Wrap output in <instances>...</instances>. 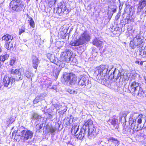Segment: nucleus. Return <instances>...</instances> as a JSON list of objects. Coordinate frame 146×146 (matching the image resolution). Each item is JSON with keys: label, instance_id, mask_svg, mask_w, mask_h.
I'll list each match as a JSON object with an SVG mask.
<instances>
[{"label": "nucleus", "instance_id": "f257e3e1", "mask_svg": "<svg viewBox=\"0 0 146 146\" xmlns=\"http://www.w3.org/2000/svg\"><path fill=\"white\" fill-rule=\"evenodd\" d=\"M78 130L79 126L75 124L72 128L71 133L72 134L74 135L77 138L80 140L85 137L90 139H94L99 131V129L94 127L91 119H88L85 123L78 133Z\"/></svg>", "mask_w": 146, "mask_h": 146}, {"label": "nucleus", "instance_id": "f03ea898", "mask_svg": "<svg viewBox=\"0 0 146 146\" xmlns=\"http://www.w3.org/2000/svg\"><path fill=\"white\" fill-rule=\"evenodd\" d=\"M108 65H102L98 67L95 71L94 76L99 83L105 85L106 82H107V78L108 73L111 71L109 70L108 72Z\"/></svg>", "mask_w": 146, "mask_h": 146}, {"label": "nucleus", "instance_id": "7ed1b4c3", "mask_svg": "<svg viewBox=\"0 0 146 146\" xmlns=\"http://www.w3.org/2000/svg\"><path fill=\"white\" fill-rule=\"evenodd\" d=\"M130 76L129 74L127 73L126 72H124L123 69L120 68L118 70L115 68V70L109 76L110 79L115 78L117 80L120 78V79L122 78L124 81L128 80Z\"/></svg>", "mask_w": 146, "mask_h": 146}, {"label": "nucleus", "instance_id": "20e7f679", "mask_svg": "<svg viewBox=\"0 0 146 146\" xmlns=\"http://www.w3.org/2000/svg\"><path fill=\"white\" fill-rule=\"evenodd\" d=\"M130 92L134 96H136L138 98L144 96V92L141 86L140 83L134 81L131 83Z\"/></svg>", "mask_w": 146, "mask_h": 146}, {"label": "nucleus", "instance_id": "39448f33", "mask_svg": "<svg viewBox=\"0 0 146 146\" xmlns=\"http://www.w3.org/2000/svg\"><path fill=\"white\" fill-rule=\"evenodd\" d=\"M77 80L76 76L72 73L65 72L63 75V82L66 85L70 86L74 85L76 83Z\"/></svg>", "mask_w": 146, "mask_h": 146}, {"label": "nucleus", "instance_id": "423d86ee", "mask_svg": "<svg viewBox=\"0 0 146 146\" xmlns=\"http://www.w3.org/2000/svg\"><path fill=\"white\" fill-rule=\"evenodd\" d=\"M90 36L88 33L84 32L79 36V39L74 42H71L70 44L72 46H77L82 45L89 41Z\"/></svg>", "mask_w": 146, "mask_h": 146}, {"label": "nucleus", "instance_id": "0eeeda50", "mask_svg": "<svg viewBox=\"0 0 146 146\" xmlns=\"http://www.w3.org/2000/svg\"><path fill=\"white\" fill-rule=\"evenodd\" d=\"M9 6L10 8L14 11H19L24 8V3L20 0H13L11 2Z\"/></svg>", "mask_w": 146, "mask_h": 146}, {"label": "nucleus", "instance_id": "6e6552de", "mask_svg": "<svg viewBox=\"0 0 146 146\" xmlns=\"http://www.w3.org/2000/svg\"><path fill=\"white\" fill-rule=\"evenodd\" d=\"M21 132V138L24 141L31 139L33 137V133L30 130H28L24 127H22L17 131V133Z\"/></svg>", "mask_w": 146, "mask_h": 146}, {"label": "nucleus", "instance_id": "1a4fd4ad", "mask_svg": "<svg viewBox=\"0 0 146 146\" xmlns=\"http://www.w3.org/2000/svg\"><path fill=\"white\" fill-rule=\"evenodd\" d=\"M143 115V114H139L135 119L134 118L132 123L131 125V128L133 131H138L142 129L144 126L142 127L141 126L139 127L138 124H141L142 122V118Z\"/></svg>", "mask_w": 146, "mask_h": 146}, {"label": "nucleus", "instance_id": "9d476101", "mask_svg": "<svg viewBox=\"0 0 146 146\" xmlns=\"http://www.w3.org/2000/svg\"><path fill=\"white\" fill-rule=\"evenodd\" d=\"M143 41V38L139 35L135 37L133 40L130 41V46L132 49H134L137 46L140 47Z\"/></svg>", "mask_w": 146, "mask_h": 146}, {"label": "nucleus", "instance_id": "9b49d317", "mask_svg": "<svg viewBox=\"0 0 146 146\" xmlns=\"http://www.w3.org/2000/svg\"><path fill=\"white\" fill-rule=\"evenodd\" d=\"M15 81V78L13 77L10 78L8 76L5 75L3 79V83L4 86L10 88Z\"/></svg>", "mask_w": 146, "mask_h": 146}, {"label": "nucleus", "instance_id": "f8f14e48", "mask_svg": "<svg viewBox=\"0 0 146 146\" xmlns=\"http://www.w3.org/2000/svg\"><path fill=\"white\" fill-rule=\"evenodd\" d=\"M72 56L70 52L67 51L62 53L60 56V59L63 61L68 62L70 60Z\"/></svg>", "mask_w": 146, "mask_h": 146}, {"label": "nucleus", "instance_id": "ddd939ff", "mask_svg": "<svg viewBox=\"0 0 146 146\" xmlns=\"http://www.w3.org/2000/svg\"><path fill=\"white\" fill-rule=\"evenodd\" d=\"M88 80L86 76L81 77L78 82V85L84 88H86L88 84Z\"/></svg>", "mask_w": 146, "mask_h": 146}, {"label": "nucleus", "instance_id": "4468645a", "mask_svg": "<svg viewBox=\"0 0 146 146\" xmlns=\"http://www.w3.org/2000/svg\"><path fill=\"white\" fill-rule=\"evenodd\" d=\"M32 62L33 68L36 69L38 66V64L40 63V61L38 58L34 56H32Z\"/></svg>", "mask_w": 146, "mask_h": 146}, {"label": "nucleus", "instance_id": "2eb2a0df", "mask_svg": "<svg viewBox=\"0 0 146 146\" xmlns=\"http://www.w3.org/2000/svg\"><path fill=\"white\" fill-rule=\"evenodd\" d=\"M93 44L101 48L103 47L102 42L98 38H96L93 40Z\"/></svg>", "mask_w": 146, "mask_h": 146}, {"label": "nucleus", "instance_id": "dca6fc26", "mask_svg": "<svg viewBox=\"0 0 146 146\" xmlns=\"http://www.w3.org/2000/svg\"><path fill=\"white\" fill-rule=\"evenodd\" d=\"M117 121L118 120L117 119L114 117L112 119H110L108 122L110 123L111 125H113V127H115V128H117Z\"/></svg>", "mask_w": 146, "mask_h": 146}, {"label": "nucleus", "instance_id": "f3484780", "mask_svg": "<svg viewBox=\"0 0 146 146\" xmlns=\"http://www.w3.org/2000/svg\"><path fill=\"white\" fill-rule=\"evenodd\" d=\"M5 47L7 50H12L13 49V44L10 42H6L5 44Z\"/></svg>", "mask_w": 146, "mask_h": 146}, {"label": "nucleus", "instance_id": "a211bd4d", "mask_svg": "<svg viewBox=\"0 0 146 146\" xmlns=\"http://www.w3.org/2000/svg\"><path fill=\"white\" fill-rule=\"evenodd\" d=\"M13 38V37L8 34L4 35L2 38V40H5L6 41L9 40H12Z\"/></svg>", "mask_w": 146, "mask_h": 146}, {"label": "nucleus", "instance_id": "6ab92c4d", "mask_svg": "<svg viewBox=\"0 0 146 146\" xmlns=\"http://www.w3.org/2000/svg\"><path fill=\"white\" fill-rule=\"evenodd\" d=\"M9 57V55L7 54H6L0 56V68L1 66V61L3 62L5 60H7Z\"/></svg>", "mask_w": 146, "mask_h": 146}, {"label": "nucleus", "instance_id": "aec40b11", "mask_svg": "<svg viewBox=\"0 0 146 146\" xmlns=\"http://www.w3.org/2000/svg\"><path fill=\"white\" fill-rule=\"evenodd\" d=\"M139 54L143 57L146 58V48L142 47L139 50Z\"/></svg>", "mask_w": 146, "mask_h": 146}, {"label": "nucleus", "instance_id": "412c9836", "mask_svg": "<svg viewBox=\"0 0 146 146\" xmlns=\"http://www.w3.org/2000/svg\"><path fill=\"white\" fill-rule=\"evenodd\" d=\"M10 72L11 74H15L16 75L19 74H21V72L20 71L19 69H12L10 71Z\"/></svg>", "mask_w": 146, "mask_h": 146}, {"label": "nucleus", "instance_id": "4be33fe9", "mask_svg": "<svg viewBox=\"0 0 146 146\" xmlns=\"http://www.w3.org/2000/svg\"><path fill=\"white\" fill-rule=\"evenodd\" d=\"M29 23L31 26L33 28L34 27L35 24L33 18L31 17H29Z\"/></svg>", "mask_w": 146, "mask_h": 146}, {"label": "nucleus", "instance_id": "5701e85b", "mask_svg": "<svg viewBox=\"0 0 146 146\" xmlns=\"http://www.w3.org/2000/svg\"><path fill=\"white\" fill-rule=\"evenodd\" d=\"M109 140L111 141V142L114 143L115 146L118 145L119 144V141L117 139L113 137L110 138L109 139Z\"/></svg>", "mask_w": 146, "mask_h": 146}, {"label": "nucleus", "instance_id": "b1692460", "mask_svg": "<svg viewBox=\"0 0 146 146\" xmlns=\"http://www.w3.org/2000/svg\"><path fill=\"white\" fill-rule=\"evenodd\" d=\"M23 78V75L21 74H19L16 75L15 77V81H19L20 80H21Z\"/></svg>", "mask_w": 146, "mask_h": 146}, {"label": "nucleus", "instance_id": "393cba45", "mask_svg": "<svg viewBox=\"0 0 146 146\" xmlns=\"http://www.w3.org/2000/svg\"><path fill=\"white\" fill-rule=\"evenodd\" d=\"M26 77L28 78H31L33 76L32 73L28 71H27L26 72L25 74ZM31 80H32V79L31 78Z\"/></svg>", "mask_w": 146, "mask_h": 146}, {"label": "nucleus", "instance_id": "a878e982", "mask_svg": "<svg viewBox=\"0 0 146 146\" xmlns=\"http://www.w3.org/2000/svg\"><path fill=\"white\" fill-rule=\"evenodd\" d=\"M140 4L141 9H143L144 7L146 6V0H141Z\"/></svg>", "mask_w": 146, "mask_h": 146}, {"label": "nucleus", "instance_id": "bb28decb", "mask_svg": "<svg viewBox=\"0 0 146 146\" xmlns=\"http://www.w3.org/2000/svg\"><path fill=\"white\" fill-rule=\"evenodd\" d=\"M67 92L70 94H77L76 91L74 90H72L70 89H68L67 90Z\"/></svg>", "mask_w": 146, "mask_h": 146}, {"label": "nucleus", "instance_id": "cd10ccee", "mask_svg": "<svg viewBox=\"0 0 146 146\" xmlns=\"http://www.w3.org/2000/svg\"><path fill=\"white\" fill-rule=\"evenodd\" d=\"M56 58H55V56L53 55L52 56V57L50 58V61L51 62L53 63L54 64H56Z\"/></svg>", "mask_w": 146, "mask_h": 146}, {"label": "nucleus", "instance_id": "c85d7f7f", "mask_svg": "<svg viewBox=\"0 0 146 146\" xmlns=\"http://www.w3.org/2000/svg\"><path fill=\"white\" fill-rule=\"evenodd\" d=\"M61 70V68H58V69H56L55 71V72L54 73V76L55 77H57L59 73H60V71Z\"/></svg>", "mask_w": 146, "mask_h": 146}, {"label": "nucleus", "instance_id": "c756f323", "mask_svg": "<svg viewBox=\"0 0 146 146\" xmlns=\"http://www.w3.org/2000/svg\"><path fill=\"white\" fill-rule=\"evenodd\" d=\"M40 116L38 115L37 113H34L32 115V118L35 119H37L39 118H40Z\"/></svg>", "mask_w": 146, "mask_h": 146}, {"label": "nucleus", "instance_id": "7c9ffc66", "mask_svg": "<svg viewBox=\"0 0 146 146\" xmlns=\"http://www.w3.org/2000/svg\"><path fill=\"white\" fill-rule=\"evenodd\" d=\"M40 100V97L37 96L35 98V99L34 100V104H36L39 102Z\"/></svg>", "mask_w": 146, "mask_h": 146}, {"label": "nucleus", "instance_id": "2f4dec72", "mask_svg": "<svg viewBox=\"0 0 146 146\" xmlns=\"http://www.w3.org/2000/svg\"><path fill=\"white\" fill-rule=\"evenodd\" d=\"M36 129L38 130L41 129L42 128L41 125H36Z\"/></svg>", "mask_w": 146, "mask_h": 146}, {"label": "nucleus", "instance_id": "473e14b6", "mask_svg": "<svg viewBox=\"0 0 146 146\" xmlns=\"http://www.w3.org/2000/svg\"><path fill=\"white\" fill-rule=\"evenodd\" d=\"M15 62V59H11L10 61V65L11 66H13Z\"/></svg>", "mask_w": 146, "mask_h": 146}, {"label": "nucleus", "instance_id": "72a5a7b5", "mask_svg": "<svg viewBox=\"0 0 146 146\" xmlns=\"http://www.w3.org/2000/svg\"><path fill=\"white\" fill-rule=\"evenodd\" d=\"M25 32V29H21L19 31V33L20 35H21V34L23 33H24Z\"/></svg>", "mask_w": 146, "mask_h": 146}, {"label": "nucleus", "instance_id": "f704fd0d", "mask_svg": "<svg viewBox=\"0 0 146 146\" xmlns=\"http://www.w3.org/2000/svg\"><path fill=\"white\" fill-rule=\"evenodd\" d=\"M53 55H52L51 54L48 53L47 54L46 56L47 58L50 60V58H51L52 57V56Z\"/></svg>", "mask_w": 146, "mask_h": 146}, {"label": "nucleus", "instance_id": "c9c22d12", "mask_svg": "<svg viewBox=\"0 0 146 146\" xmlns=\"http://www.w3.org/2000/svg\"><path fill=\"white\" fill-rule=\"evenodd\" d=\"M55 131V129L52 127L50 128L49 129L50 132L52 133L54 132Z\"/></svg>", "mask_w": 146, "mask_h": 146}, {"label": "nucleus", "instance_id": "e433bc0d", "mask_svg": "<svg viewBox=\"0 0 146 146\" xmlns=\"http://www.w3.org/2000/svg\"><path fill=\"white\" fill-rule=\"evenodd\" d=\"M60 10L62 12H63V13H64V9H61V8H59V9H58V11Z\"/></svg>", "mask_w": 146, "mask_h": 146}, {"label": "nucleus", "instance_id": "4c0bfd02", "mask_svg": "<svg viewBox=\"0 0 146 146\" xmlns=\"http://www.w3.org/2000/svg\"><path fill=\"white\" fill-rule=\"evenodd\" d=\"M135 63L136 64H139V61H136L135 62Z\"/></svg>", "mask_w": 146, "mask_h": 146}, {"label": "nucleus", "instance_id": "58836bf2", "mask_svg": "<svg viewBox=\"0 0 146 146\" xmlns=\"http://www.w3.org/2000/svg\"><path fill=\"white\" fill-rule=\"evenodd\" d=\"M56 87L55 86V87H52L51 88V89H54V90H55L56 89Z\"/></svg>", "mask_w": 146, "mask_h": 146}, {"label": "nucleus", "instance_id": "ea45409f", "mask_svg": "<svg viewBox=\"0 0 146 146\" xmlns=\"http://www.w3.org/2000/svg\"><path fill=\"white\" fill-rule=\"evenodd\" d=\"M140 64L141 66L143 64V62L142 61H141L140 63Z\"/></svg>", "mask_w": 146, "mask_h": 146}, {"label": "nucleus", "instance_id": "a19ab883", "mask_svg": "<svg viewBox=\"0 0 146 146\" xmlns=\"http://www.w3.org/2000/svg\"><path fill=\"white\" fill-rule=\"evenodd\" d=\"M119 16H119V17H118V15H117V16H116V17H115V19H116L117 17V19L118 18H119Z\"/></svg>", "mask_w": 146, "mask_h": 146}, {"label": "nucleus", "instance_id": "79ce46f5", "mask_svg": "<svg viewBox=\"0 0 146 146\" xmlns=\"http://www.w3.org/2000/svg\"><path fill=\"white\" fill-rule=\"evenodd\" d=\"M145 122H146V117L145 116Z\"/></svg>", "mask_w": 146, "mask_h": 146}, {"label": "nucleus", "instance_id": "37998d69", "mask_svg": "<svg viewBox=\"0 0 146 146\" xmlns=\"http://www.w3.org/2000/svg\"><path fill=\"white\" fill-rule=\"evenodd\" d=\"M1 51V48L0 47V52Z\"/></svg>", "mask_w": 146, "mask_h": 146}, {"label": "nucleus", "instance_id": "c03bdc74", "mask_svg": "<svg viewBox=\"0 0 146 146\" xmlns=\"http://www.w3.org/2000/svg\"><path fill=\"white\" fill-rule=\"evenodd\" d=\"M56 109H58H58H59V107H58V108L57 107H56Z\"/></svg>", "mask_w": 146, "mask_h": 146}, {"label": "nucleus", "instance_id": "a18cd8bd", "mask_svg": "<svg viewBox=\"0 0 146 146\" xmlns=\"http://www.w3.org/2000/svg\"><path fill=\"white\" fill-rule=\"evenodd\" d=\"M145 82L146 83V79H145Z\"/></svg>", "mask_w": 146, "mask_h": 146}, {"label": "nucleus", "instance_id": "49530a36", "mask_svg": "<svg viewBox=\"0 0 146 146\" xmlns=\"http://www.w3.org/2000/svg\"><path fill=\"white\" fill-rule=\"evenodd\" d=\"M57 106H58V105H56V107Z\"/></svg>", "mask_w": 146, "mask_h": 146}, {"label": "nucleus", "instance_id": "de8ad7c7", "mask_svg": "<svg viewBox=\"0 0 146 146\" xmlns=\"http://www.w3.org/2000/svg\"><path fill=\"white\" fill-rule=\"evenodd\" d=\"M14 133H13V135H14Z\"/></svg>", "mask_w": 146, "mask_h": 146}, {"label": "nucleus", "instance_id": "09e8293b", "mask_svg": "<svg viewBox=\"0 0 146 146\" xmlns=\"http://www.w3.org/2000/svg\"><path fill=\"white\" fill-rule=\"evenodd\" d=\"M135 113H133V114H135Z\"/></svg>", "mask_w": 146, "mask_h": 146}, {"label": "nucleus", "instance_id": "8fccbe9b", "mask_svg": "<svg viewBox=\"0 0 146 146\" xmlns=\"http://www.w3.org/2000/svg\"><path fill=\"white\" fill-rule=\"evenodd\" d=\"M145 127H146V126L145 127Z\"/></svg>", "mask_w": 146, "mask_h": 146}, {"label": "nucleus", "instance_id": "3c124183", "mask_svg": "<svg viewBox=\"0 0 146 146\" xmlns=\"http://www.w3.org/2000/svg\"><path fill=\"white\" fill-rule=\"evenodd\" d=\"M38 0H36V1H38Z\"/></svg>", "mask_w": 146, "mask_h": 146}]
</instances>
